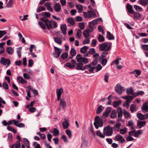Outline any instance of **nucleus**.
I'll use <instances>...</instances> for the list:
<instances>
[{"mask_svg": "<svg viewBox=\"0 0 148 148\" xmlns=\"http://www.w3.org/2000/svg\"><path fill=\"white\" fill-rule=\"evenodd\" d=\"M126 10L128 14L132 17V16L130 14H134L133 19L134 20H140V19L141 15L138 12H135L133 8V7L129 3H127L126 5Z\"/></svg>", "mask_w": 148, "mask_h": 148, "instance_id": "nucleus-1", "label": "nucleus"}, {"mask_svg": "<svg viewBox=\"0 0 148 148\" xmlns=\"http://www.w3.org/2000/svg\"><path fill=\"white\" fill-rule=\"evenodd\" d=\"M113 129L112 127H110V125H108L104 128L103 134H102L100 130H98L96 134L101 138H104L105 135L107 136H110L112 134Z\"/></svg>", "mask_w": 148, "mask_h": 148, "instance_id": "nucleus-2", "label": "nucleus"}, {"mask_svg": "<svg viewBox=\"0 0 148 148\" xmlns=\"http://www.w3.org/2000/svg\"><path fill=\"white\" fill-rule=\"evenodd\" d=\"M110 114L104 111L102 115V116L100 117L99 116H95L94 119V125L96 128L97 129L99 127H101L103 126V122L102 120V117H107Z\"/></svg>", "mask_w": 148, "mask_h": 148, "instance_id": "nucleus-3", "label": "nucleus"}, {"mask_svg": "<svg viewBox=\"0 0 148 148\" xmlns=\"http://www.w3.org/2000/svg\"><path fill=\"white\" fill-rule=\"evenodd\" d=\"M99 50L101 51H104L102 54L106 56L108 54L107 51H109L111 48V44L108 42H106L99 45Z\"/></svg>", "mask_w": 148, "mask_h": 148, "instance_id": "nucleus-4", "label": "nucleus"}, {"mask_svg": "<svg viewBox=\"0 0 148 148\" xmlns=\"http://www.w3.org/2000/svg\"><path fill=\"white\" fill-rule=\"evenodd\" d=\"M43 18H41L40 20L44 23L48 29L49 30L53 28L51 25L52 21L49 20L48 18H47L45 20Z\"/></svg>", "mask_w": 148, "mask_h": 148, "instance_id": "nucleus-5", "label": "nucleus"}, {"mask_svg": "<svg viewBox=\"0 0 148 148\" xmlns=\"http://www.w3.org/2000/svg\"><path fill=\"white\" fill-rule=\"evenodd\" d=\"M54 52L53 53L54 57L56 58L59 57L62 52L61 49L59 48L56 47H54Z\"/></svg>", "mask_w": 148, "mask_h": 148, "instance_id": "nucleus-6", "label": "nucleus"}, {"mask_svg": "<svg viewBox=\"0 0 148 148\" xmlns=\"http://www.w3.org/2000/svg\"><path fill=\"white\" fill-rule=\"evenodd\" d=\"M88 14L86 12H83L84 16L85 18L88 17L89 18H90L92 16H93V18L97 17L96 14L94 11L88 10Z\"/></svg>", "mask_w": 148, "mask_h": 148, "instance_id": "nucleus-7", "label": "nucleus"}, {"mask_svg": "<svg viewBox=\"0 0 148 148\" xmlns=\"http://www.w3.org/2000/svg\"><path fill=\"white\" fill-rule=\"evenodd\" d=\"M71 62L72 64L70 62H67L64 64V67H65V66H66L71 69H74L75 66V65H76L77 63L74 59H72L71 61Z\"/></svg>", "mask_w": 148, "mask_h": 148, "instance_id": "nucleus-8", "label": "nucleus"}, {"mask_svg": "<svg viewBox=\"0 0 148 148\" xmlns=\"http://www.w3.org/2000/svg\"><path fill=\"white\" fill-rule=\"evenodd\" d=\"M100 21L102 22L103 21L101 18L99 17L93 20L92 21L88 23V26L89 27L92 29H93V26H91V25L93 24L94 26L96 24H97L98 22Z\"/></svg>", "mask_w": 148, "mask_h": 148, "instance_id": "nucleus-9", "label": "nucleus"}, {"mask_svg": "<svg viewBox=\"0 0 148 148\" xmlns=\"http://www.w3.org/2000/svg\"><path fill=\"white\" fill-rule=\"evenodd\" d=\"M0 62L1 64L4 66H5L7 64V66H9L11 64V61L9 59H6L4 57L1 58Z\"/></svg>", "mask_w": 148, "mask_h": 148, "instance_id": "nucleus-10", "label": "nucleus"}, {"mask_svg": "<svg viewBox=\"0 0 148 148\" xmlns=\"http://www.w3.org/2000/svg\"><path fill=\"white\" fill-rule=\"evenodd\" d=\"M116 86L117 87H115V89L116 92L119 94L121 95L123 91L125 90L124 89V88L121 86L119 84H117L116 85Z\"/></svg>", "mask_w": 148, "mask_h": 148, "instance_id": "nucleus-11", "label": "nucleus"}, {"mask_svg": "<svg viewBox=\"0 0 148 148\" xmlns=\"http://www.w3.org/2000/svg\"><path fill=\"white\" fill-rule=\"evenodd\" d=\"M76 57L82 61L81 62H83L84 64H87L88 62V59L86 58L83 57L82 55L80 54H77Z\"/></svg>", "mask_w": 148, "mask_h": 148, "instance_id": "nucleus-12", "label": "nucleus"}, {"mask_svg": "<svg viewBox=\"0 0 148 148\" xmlns=\"http://www.w3.org/2000/svg\"><path fill=\"white\" fill-rule=\"evenodd\" d=\"M63 92V90L62 88H61L59 89H57L56 90V94L57 97V100L59 101L61 99V95Z\"/></svg>", "mask_w": 148, "mask_h": 148, "instance_id": "nucleus-13", "label": "nucleus"}, {"mask_svg": "<svg viewBox=\"0 0 148 148\" xmlns=\"http://www.w3.org/2000/svg\"><path fill=\"white\" fill-rule=\"evenodd\" d=\"M141 110L144 113L148 112V102H146L142 105Z\"/></svg>", "mask_w": 148, "mask_h": 148, "instance_id": "nucleus-14", "label": "nucleus"}, {"mask_svg": "<svg viewBox=\"0 0 148 148\" xmlns=\"http://www.w3.org/2000/svg\"><path fill=\"white\" fill-rule=\"evenodd\" d=\"M138 128H140L144 127L146 124L145 121H138L137 123Z\"/></svg>", "mask_w": 148, "mask_h": 148, "instance_id": "nucleus-15", "label": "nucleus"}, {"mask_svg": "<svg viewBox=\"0 0 148 148\" xmlns=\"http://www.w3.org/2000/svg\"><path fill=\"white\" fill-rule=\"evenodd\" d=\"M99 54L97 53H96L95 54L93 55V57L94 58H95V59L93 60V62L96 61V62L95 63H94L93 62H92V64H93L94 65H96L98 63V57L99 58Z\"/></svg>", "mask_w": 148, "mask_h": 148, "instance_id": "nucleus-16", "label": "nucleus"}, {"mask_svg": "<svg viewBox=\"0 0 148 148\" xmlns=\"http://www.w3.org/2000/svg\"><path fill=\"white\" fill-rule=\"evenodd\" d=\"M53 8L55 10L56 12H59L61 9V6L59 3L55 4Z\"/></svg>", "mask_w": 148, "mask_h": 148, "instance_id": "nucleus-17", "label": "nucleus"}, {"mask_svg": "<svg viewBox=\"0 0 148 148\" xmlns=\"http://www.w3.org/2000/svg\"><path fill=\"white\" fill-rule=\"evenodd\" d=\"M60 28L63 34L64 35H66V30L67 29L66 25L65 24L61 25Z\"/></svg>", "mask_w": 148, "mask_h": 148, "instance_id": "nucleus-18", "label": "nucleus"}, {"mask_svg": "<svg viewBox=\"0 0 148 148\" xmlns=\"http://www.w3.org/2000/svg\"><path fill=\"white\" fill-rule=\"evenodd\" d=\"M141 71L139 70L136 69L130 73L131 74H134L135 76L136 77H138V76L141 74Z\"/></svg>", "mask_w": 148, "mask_h": 148, "instance_id": "nucleus-19", "label": "nucleus"}, {"mask_svg": "<svg viewBox=\"0 0 148 148\" xmlns=\"http://www.w3.org/2000/svg\"><path fill=\"white\" fill-rule=\"evenodd\" d=\"M62 126L64 129H67L69 126V123L68 120L66 119L62 123Z\"/></svg>", "mask_w": 148, "mask_h": 148, "instance_id": "nucleus-20", "label": "nucleus"}, {"mask_svg": "<svg viewBox=\"0 0 148 148\" xmlns=\"http://www.w3.org/2000/svg\"><path fill=\"white\" fill-rule=\"evenodd\" d=\"M50 132L53 134V135L54 136H58L60 133V132L58 129L56 128H54L53 129V131H50Z\"/></svg>", "mask_w": 148, "mask_h": 148, "instance_id": "nucleus-21", "label": "nucleus"}, {"mask_svg": "<svg viewBox=\"0 0 148 148\" xmlns=\"http://www.w3.org/2000/svg\"><path fill=\"white\" fill-rule=\"evenodd\" d=\"M106 37L109 40H114V37L113 35L109 31L107 32Z\"/></svg>", "mask_w": 148, "mask_h": 148, "instance_id": "nucleus-22", "label": "nucleus"}, {"mask_svg": "<svg viewBox=\"0 0 148 148\" xmlns=\"http://www.w3.org/2000/svg\"><path fill=\"white\" fill-rule=\"evenodd\" d=\"M42 15L43 16L42 18H44L45 20L47 18L50 17L51 14L49 12H42Z\"/></svg>", "mask_w": 148, "mask_h": 148, "instance_id": "nucleus-23", "label": "nucleus"}, {"mask_svg": "<svg viewBox=\"0 0 148 148\" xmlns=\"http://www.w3.org/2000/svg\"><path fill=\"white\" fill-rule=\"evenodd\" d=\"M104 109V107L102 105L99 106L97 109L96 112V113L97 114H99Z\"/></svg>", "mask_w": 148, "mask_h": 148, "instance_id": "nucleus-24", "label": "nucleus"}, {"mask_svg": "<svg viewBox=\"0 0 148 148\" xmlns=\"http://www.w3.org/2000/svg\"><path fill=\"white\" fill-rule=\"evenodd\" d=\"M121 123L119 122H116V124L114 125V127H113L115 130L117 131H119L120 128V126L121 125Z\"/></svg>", "mask_w": 148, "mask_h": 148, "instance_id": "nucleus-25", "label": "nucleus"}, {"mask_svg": "<svg viewBox=\"0 0 148 148\" xmlns=\"http://www.w3.org/2000/svg\"><path fill=\"white\" fill-rule=\"evenodd\" d=\"M60 100V106L63 108L66 107V104L65 100L63 99H61Z\"/></svg>", "mask_w": 148, "mask_h": 148, "instance_id": "nucleus-26", "label": "nucleus"}, {"mask_svg": "<svg viewBox=\"0 0 148 148\" xmlns=\"http://www.w3.org/2000/svg\"><path fill=\"white\" fill-rule=\"evenodd\" d=\"M6 50L8 53L10 55L12 54L13 53L14 50L12 47H7L6 48Z\"/></svg>", "mask_w": 148, "mask_h": 148, "instance_id": "nucleus-27", "label": "nucleus"}, {"mask_svg": "<svg viewBox=\"0 0 148 148\" xmlns=\"http://www.w3.org/2000/svg\"><path fill=\"white\" fill-rule=\"evenodd\" d=\"M17 79L22 84L27 83V81L24 80L22 77L20 76H18L17 77Z\"/></svg>", "mask_w": 148, "mask_h": 148, "instance_id": "nucleus-28", "label": "nucleus"}, {"mask_svg": "<svg viewBox=\"0 0 148 148\" xmlns=\"http://www.w3.org/2000/svg\"><path fill=\"white\" fill-rule=\"evenodd\" d=\"M17 79L22 84L27 83V81L24 80L22 77L20 76H18L17 77Z\"/></svg>", "mask_w": 148, "mask_h": 148, "instance_id": "nucleus-29", "label": "nucleus"}, {"mask_svg": "<svg viewBox=\"0 0 148 148\" xmlns=\"http://www.w3.org/2000/svg\"><path fill=\"white\" fill-rule=\"evenodd\" d=\"M134 91L132 88H130L126 90V93L128 95H132L134 96Z\"/></svg>", "mask_w": 148, "mask_h": 148, "instance_id": "nucleus-30", "label": "nucleus"}, {"mask_svg": "<svg viewBox=\"0 0 148 148\" xmlns=\"http://www.w3.org/2000/svg\"><path fill=\"white\" fill-rule=\"evenodd\" d=\"M143 132L142 130H139L136 132L134 134V136L138 138L139 135L141 134Z\"/></svg>", "mask_w": 148, "mask_h": 148, "instance_id": "nucleus-31", "label": "nucleus"}, {"mask_svg": "<svg viewBox=\"0 0 148 148\" xmlns=\"http://www.w3.org/2000/svg\"><path fill=\"white\" fill-rule=\"evenodd\" d=\"M144 93V92L143 91H140L134 93V97L139 95H143Z\"/></svg>", "mask_w": 148, "mask_h": 148, "instance_id": "nucleus-32", "label": "nucleus"}, {"mask_svg": "<svg viewBox=\"0 0 148 148\" xmlns=\"http://www.w3.org/2000/svg\"><path fill=\"white\" fill-rule=\"evenodd\" d=\"M88 47L87 46H84L80 49V52L82 53H86V52L87 50L88 49Z\"/></svg>", "mask_w": 148, "mask_h": 148, "instance_id": "nucleus-33", "label": "nucleus"}, {"mask_svg": "<svg viewBox=\"0 0 148 148\" xmlns=\"http://www.w3.org/2000/svg\"><path fill=\"white\" fill-rule=\"evenodd\" d=\"M54 40L58 44H62V41L60 38L58 37H56L54 38Z\"/></svg>", "mask_w": 148, "mask_h": 148, "instance_id": "nucleus-34", "label": "nucleus"}, {"mask_svg": "<svg viewBox=\"0 0 148 148\" xmlns=\"http://www.w3.org/2000/svg\"><path fill=\"white\" fill-rule=\"evenodd\" d=\"M67 21L71 25H74L75 24L74 19L73 17H70L68 18Z\"/></svg>", "mask_w": 148, "mask_h": 148, "instance_id": "nucleus-35", "label": "nucleus"}, {"mask_svg": "<svg viewBox=\"0 0 148 148\" xmlns=\"http://www.w3.org/2000/svg\"><path fill=\"white\" fill-rule=\"evenodd\" d=\"M117 116L116 111V110H113L110 116V117L112 119H114Z\"/></svg>", "mask_w": 148, "mask_h": 148, "instance_id": "nucleus-36", "label": "nucleus"}, {"mask_svg": "<svg viewBox=\"0 0 148 148\" xmlns=\"http://www.w3.org/2000/svg\"><path fill=\"white\" fill-rule=\"evenodd\" d=\"M7 128L9 131L13 132L14 134H16L17 132L16 130L10 126H8Z\"/></svg>", "mask_w": 148, "mask_h": 148, "instance_id": "nucleus-37", "label": "nucleus"}, {"mask_svg": "<svg viewBox=\"0 0 148 148\" xmlns=\"http://www.w3.org/2000/svg\"><path fill=\"white\" fill-rule=\"evenodd\" d=\"M76 8L78 9V12L79 13L81 12L83 10V6L81 4L77 5Z\"/></svg>", "mask_w": 148, "mask_h": 148, "instance_id": "nucleus-38", "label": "nucleus"}, {"mask_svg": "<svg viewBox=\"0 0 148 148\" xmlns=\"http://www.w3.org/2000/svg\"><path fill=\"white\" fill-rule=\"evenodd\" d=\"M137 117L140 120H143L145 119V115L143 114L140 113H138L137 114Z\"/></svg>", "mask_w": 148, "mask_h": 148, "instance_id": "nucleus-39", "label": "nucleus"}, {"mask_svg": "<svg viewBox=\"0 0 148 148\" xmlns=\"http://www.w3.org/2000/svg\"><path fill=\"white\" fill-rule=\"evenodd\" d=\"M98 40L100 42H104L105 40V38L104 36L101 35V34L99 35L97 38Z\"/></svg>", "mask_w": 148, "mask_h": 148, "instance_id": "nucleus-40", "label": "nucleus"}, {"mask_svg": "<svg viewBox=\"0 0 148 148\" xmlns=\"http://www.w3.org/2000/svg\"><path fill=\"white\" fill-rule=\"evenodd\" d=\"M68 57V53L67 52L63 53L61 56V58L63 60L66 59Z\"/></svg>", "mask_w": 148, "mask_h": 148, "instance_id": "nucleus-41", "label": "nucleus"}, {"mask_svg": "<svg viewBox=\"0 0 148 148\" xmlns=\"http://www.w3.org/2000/svg\"><path fill=\"white\" fill-rule=\"evenodd\" d=\"M99 61L102 64L103 66L105 65L107 62V60L106 58L99 59Z\"/></svg>", "mask_w": 148, "mask_h": 148, "instance_id": "nucleus-42", "label": "nucleus"}, {"mask_svg": "<svg viewBox=\"0 0 148 148\" xmlns=\"http://www.w3.org/2000/svg\"><path fill=\"white\" fill-rule=\"evenodd\" d=\"M89 33V30H88V29H86L83 32V35L85 37L87 38L90 36Z\"/></svg>", "mask_w": 148, "mask_h": 148, "instance_id": "nucleus-43", "label": "nucleus"}, {"mask_svg": "<svg viewBox=\"0 0 148 148\" xmlns=\"http://www.w3.org/2000/svg\"><path fill=\"white\" fill-rule=\"evenodd\" d=\"M65 132L69 137L70 138H71L72 136L71 131L69 129H67L65 131Z\"/></svg>", "mask_w": 148, "mask_h": 148, "instance_id": "nucleus-44", "label": "nucleus"}, {"mask_svg": "<svg viewBox=\"0 0 148 148\" xmlns=\"http://www.w3.org/2000/svg\"><path fill=\"white\" fill-rule=\"evenodd\" d=\"M70 54L71 56H74L76 55V52L74 48L71 49L70 51Z\"/></svg>", "mask_w": 148, "mask_h": 148, "instance_id": "nucleus-45", "label": "nucleus"}, {"mask_svg": "<svg viewBox=\"0 0 148 148\" xmlns=\"http://www.w3.org/2000/svg\"><path fill=\"white\" fill-rule=\"evenodd\" d=\"M46 8L44 6H40L37 9V12L38 13L42 11L45 10Z\"/></svg>", "mask_w": 148, "mask_h": 148, "instance_id": "nucleus-46", "label": "nucleus"}, {"mask_svg": "<svg viewBox=\"0 0 148 148\" xmlns=\"http://www.w3.org/2000/svg\"><path fill=\"white\" fill-rule=\"evenodd\" d=\"M123 115L125 118H128L130 116V114L125 109H124L123 110Z\"/></svg>", "mask_w": 148, "mask_h": 148, "instance_id": "nucleus-47", "label": "nucleus"}, {"mask_svg": "<svg viewBox=\"0 0 148 148\" xmlns=\"http://www.w3.org/2000/svg\"><path fill=\"white\" fill-rule=\"evenodd\" d=\"M139 2L140 3L143 5H146L147 4V0H140Z\"/></svg>", "mask_w": 148, "mask_h": 148, "instance_id": "nucleus-48", "label": "nucleus"}, {"mask_svg": "<svg viewBox=\"0 0 148 148\" xmlns=\"http://www.w3.org/2000/svg\"><path fill=\"white\" fill-rule=\"evenodd\" d=\"M139 2L140 3L143 5H146L147 4V0H140Z\"/></svg>", "mask_w": 148, "mask_h": 148, "instance_id": "nucleus-49", "label": "nucleus"}, {"mask_svg": "<svg viewBox=\"0 0 148 148\" xmlns=\"http://www.w3.org/2000/svg\"><path fill=\"white\" fill-rule=\"evenodd\" d=\"M139 2L140 3L143 5H146L147 4V0H140Z\"/></svg>", "mask_w": 148, "mask_h": 148, "instance_id": "nucleus-50", "label": "nucleus"}, {"mask_svg": "<svg viewBox=\"0 0 148 148\" xmlns=\"http://www.w3.org/2000/svg\"><path fill=\"white\" fill-rule=\"evenodd\" d=\"M139 2L140 3L143 5H146L147 4V0H140Z\"/></svg>", "mask_w": 148, "mask_h": 148, "instance_id": "nucleus-51", "label": "nucleus"}, {"mask_svg": "<svg viewBox=\"0 0 148 148\" xmlns=\"http://www.w3.org/2000/svg\"><path fill=\"white\" fill-rule=\"evenodd\" d=\"M121 137L122 136L120 134H117L115 136L114 138V140L116 141H119Z\"/></svg>", "mask_w": 148, "mask_h": 148, "instance_id": "nucleus-52", "label": "nucleus"}, {"mask_svg": "<svg viewBox=\"0 0 148 148\" xmlns=\"http://www.w3.org/2000/svg\"><path fill=\"white\" fill-rule=\"evenodd\" d=\"M92 62H91L90 64H89L85 65L83 67V71H84L86 69H89L90 68V67L91 65H94L93 64H92Z\"/></svg>", "mask_w": 148, "mask_h": 148, "instance_id": "nucleus-53", "label": "nucleus"}, {"mask_svg": "<svg viewBox=\"0 0 148 148\" xmlns=\"http://www.w3.org/2000/svg\"><path fill=\"white\" fill-rule=\"evenodd\" d=\"M134 8L138 12L141 11L142 9L141 7L137 5H134Z\"/></svg>", "mask_w": 148, "mask_h": 148, "instance_id": "nucleus-54", "label": "nucleus"}, {"mask_svg": "<svg viewBox=\"0 0 148 148\" xmlns=\"http://www.w3.org/2000/svg\"><path fill=\"white\" fill-rule=\"evenodd\" d=\"M82 32L81 30L80 29H78L77 32V36H78V38L79 39L81 38V36L82 35Z\"/></svg>", "mask_w": 148, "mask_h": 148, "instance_id": "nucleus-55", "label": "nucleus"}, {"mask_svg": "<svg viewBox=\"0 0 148 148\" xmlns=\"http://www.w3.org/2000/svg\"><path fill=\"white\" fill-rule=\"evenodd\" d=\"M26 92L27 94L26 99L27 100H29L30 99V98L31 97L30 92V91L28 90H27L26 91Z\"/></svg>", "mask_w": 148, "mask_h": 148, "instance_id": "nucleus-56", "label": "nucleus"}, {"mask_svg": "<svg viewBox=\"0 0 148 148\" xmlns=\"http://www.w3.org/2000/svg\"><path fill=\"white\" fill-rule=\"evenodd\" d=\"M78 27L82 30L84 29L85 27L84 23L83 22L79 23L78 24Z\"/></svg>", "mask_w": 148, "mask_h": 148, "instance_id": "nucleus-57", "label": "nucleus"}, {"mask_svg": "<svg viewBox=\"0 0 148 148\" xmlns=\"http://www.w3.org/2000/svg\"><path fill=\"white\" fill-rule=\"evenodd\" d=\"M39 25L43 29H45L46 27L45 25V24H44L42 22L40 21L38 23Z\"/></svg>", "mask_w": 148, "mask_h": 148, "instance_id": "nucleus-58", "label": "nucleus"}, {"mask_svg": "<svg viewBox=\"0 0 148 148\" xmlns=\"http://www.w3.org/2000/svg\"><path fill=\"white\" fill-rule=\"evenodd\" d=\"M141 48L142 49L145 51L148 50V45H143L141 46Z\"/></svg>", "mask_w": 148, "mask_h": 148, "instance_id": "nucleus-59", "label": "nucleus"}, {"mask_svg": "<svg viewBox=\"0 0 148 148\" xmlns=\"http://www.w3.org/2000/svg\"><path fill=\"white\" fill-rule=\"evenodd\" d=\"M14 145V147H15V148H20L21 146V143L19 141H17L16 143L13 144Z\"/></svg>", "mask_w": 148, "mask_h": 148, "instance_id": "nucleus-60", "label": "nucleus"}, {"mask_svg": "<svg viewBox=\"0 0 148 148\" xmlns=\"http://www.w3.org/2000/svg\"><path fill=\"white\" fill-rule=\"evenodd\" d=\"M76 59H77V61L78 62V64L79 65L82 67H84L83 66V64H84L83 62H82V61H81L78 58H77L76 56Z\"/></svg>", "mask_w": 148, "mask_h": 148, "instance_id": "nucleus-61", "label": "nucleus"}, {"mask_svg": "<svg viewBox=\"0 0 148 148\" xmlns=\"http://www.w3.org/2000/svg\"><path fill=\"white\" fill-rule=\"evenodd\" d=\"M95 67V69H96V72L99 71L102 69V66L99 64H98L97 66Z\"/></svg>", "mask_w": 148, "mask_h": 148, "instance_id": "nucleus-62", "label": "nucleus"}, {"mask_svg": "<svg viewBox=\"0 0 148 148\" xmlns=\"http://www.w3.org/2000/svg\"><path fill=\"white\" fill-rule=\"evenodd\" d=\"M127 99L126 101H129L130 103V101L133 99L134 97L133 95H127Z\"/></svg>", "mask_w": 148, "mask_h": 148, "instance_id": "nucleus-63", "label": "nucleus"}, {"mask_svg": "<svg viewBox=\"0 0 148 148\" xmlns=\"http://www.w3.org/2000/svg\"><path fill=\"white\" fill-rule=\"evenodd\" d=\"M7 34L5 31L0 30V38H2L4 35Z\"/></svg>", "mask_w": 148, "mask_h": 148, "instance_id": "nucleus-64", "label": "nucleus"}]
</instances>
